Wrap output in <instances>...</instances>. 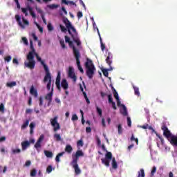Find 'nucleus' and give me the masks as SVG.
I'll return each mask as SVG.
<instances>
[{"label": "nucleus", "instance_id": "1", "mask_svg": "<svg viewBox=\"0 0 177 177\" xmlns=\"http://www.w3.org/2000/svg\"><path fill=\"white\" fill-rule=\"evenodd\" d=\"M34 57H36L37 59V62H39L43 66L44 71L46 72V75L44 78V82L46 84V82H48L46 88L48 91H50V86H52V75H50V72L49 71V68L48 67V65L45 64V62L42 60L41 57L38 55V53L34 54Z\"/></svg>", "mask_w": 177, "mask_h": 177}, {"label": "nucleus", "instance_id": "2", "mask_svg": "<svg viewBox=\"0 0 177 177\" xmlns=\"http://www.w3.org/2000/svg\"><path fill=\"white\" fill-rule=\"evenodd\" d=\"M63 21L68 29V32L70 34L72 39H73V41L77 44V46H80L81 45V40H80V37H78L77 29L73 26L68 19L65 18L64 19Z\"/></svg>", "mask_w": 177, "mask_h": 177}, {"label": "nucleus", "instance_id": "3", "mask_svg": "<svg viewBox=\"0 0 177 177\" xmlns=\"http://www.w3.org/2000/svg\"><path fill=\"white\" fill-rule=\"evenodd\" d=\"M30 44L31 51H30L26 56V59L28 60V62L25 61L24 66L25 67H27L30 70H34V68H35V59H34V55H35L37 52H35V48H34V45L32 44V40L30 41Z\"/></svg>", "mask_w": 177, "mask_h": 177}, {"label": "nucleus", "instance_id": "4", "mask_svg": "<svg viewBox=\"0 0 177 177\" xmlns=\"http://www.w3.org/2000/svg\"><path fill=\"white\" fill-rule=\"evenodd\" d=\"M80 157H84V152L82 150H77L75 154H72L73 160L71 162V165L74 169L75 175H80V174H81V169H80V167L78 166Z\"/></svg>", "mask_w": 177, "mask_h": 177}, {"label": "nucleus", "instance_id": "5", "mask_svg": "<svg viewBox=\"0 0 177 177\" xmlns=\"http://www.w3.org/2000/svg\"><path fill=\"white\" fill-rule=\"evenodd\" d=\"M85 67L86 68V74L87 77L89 78V80H92V78H93V75H95L96 68L95 67L92 60H91L89 58L86 59V62H85Z\"/></svg>", "mask_w": 177, "mask_h": 177}, {"label": "nucleus", "instance_id": "6", "mask_svg": "<svg viewBox=\"0 0 177 177\" xmlns=\"http://www.w3.org/2000/svg\"><path fill=\"white\" fill-rule=\"evenodd\" d=\"M73 51L75 59H76L77 68L80 71V73L83 74L84 69L82 68V66H81V61H80V59L81 58V53H80V50L77 49L75 46H73Z\"/></svg>", "mask_w": 177, "mask_h": 177}, {"label": "nucleus", "instance_id": "7", "mask_svg": "<svg viewBox=\"0 0 177 177\" xmlns=\"http://www.w3.org/2000/svg\"><path fill=\"white\" fill-rule=\"evenodd\" d=\"M15 20L21 28H26L24 26H30V22H28L24 17H22L23 24V23H21V17L19 15H15Z\"/></svg>", "mask_w": 177, "mask_h": 177}, {"label": "nucleus", "instance_id": "8", "mask_svg": "<svg viewBox=\"0 0 177 177\" xmlns=\"http://www.w3.org/2000/svg\"><path fill=\"white\" fill-rule=\"evenodd\" d=\"M113 158V153L111 152H107L105 155V158H102L101 161L102 164L106 165V167H110V160Z\"/></svg>", "mask_w": 177, "mask_h": 177}, {"label": "nucleus", "instance_id": "9", "mask_svg": "<svg viewBox=\"0 0 177 177\" xmlns=\"http://www.w3.org/2000/svg\"><path fill=\"white\" fill-rule=\"evenodd\" d=\"M50 124L53 127L54 132H57L60 129V124L57 122V116L54 117L50 119Z\"/></svg>", "mask_w": 177, "mask_h": 177}, {"label": "nucleus", "instance_id": "10", "mask_svg": "<svg viewBox=\"0 0 177 177\" xmlns=\"http://www.w3.org/2000/svg\"><path fill=\"white\" fill-rule=\"evenodd\" d=\"M162 131H163V136L167 138V139H169V138L172 137V133H171V131L168 129V127L165 124H163L161 127Z\"/></svg>", "mask_w": 177, "mask_h": 177}, {"label": "nucleus", "instance_id": "11", "mask_svg": "<svg viewBox=\"0 0 177 177\" xmlns=\"http://www.w3.org/2000/svg\"><path fill=\"white\" fill-rule=\"evenodd\" d=\"M44 135H41L38 138L37 141L35 144V149L38 150V149H41L42 147V141L44 140Z\"/></svg>", "mask_w": 177, "mask_h": 177}, {"label": "nucleus", "instance_id": "12", "mask_svg": "<svg viewBox=\"0 0 177 177\" xmlns=\"http://www.w3.org/2000/svg\"><path fill=\"white\" fill-rule=\"evenodd\" d=\"M68 75L73 80V82L77 81V76L75 75V73H74V69L71 66L69 67Z\"/></svg>", "mask_w": 177, "mask_h": 177}, {"label": "nucleus", "instance_id": "13", "mask_svg": "<svg viewBox=\"0 0 177 177\" xmlns=\"http://www.w3.org/2000/svg\"><path fill=\"white\" fill-rule=\"evenodd\" d=\"M53 96V88H51V91L48 93L46 97V100H48V106H50L52 103V97Z\"/></svg>", "mask_w": 177, "mask_h": 177}, {"label": "nucleus", "instance_id": "14", "mask_svg": "<svg viewBox=\"0 0 177 177\" xmlns=\"http://www.w3.org/2000/svg\"><path fill=\"white\" fill-rule=\"evenodd\" d=\"M148 129H149V131H152V133H156V136L160 139L161 144L164 145V138H162V137H161V136H160V134L157 133V131H156V130H154L153 127L148 126Z\"/></svg>", "mask_w": 177, "mask_h": 177}, {"label": "nucleus", "instance_id": "15", "mask_svg": "<svg viewBox=\"0 0 177 177\" xmlns=\"http://www.w3.org/2000/svg\"><path fill=\"white\" fill-rule=\"evenodd\" d=\"M113 54L111 53H108V56L106 57V62L109 67L111 68V63H113Z\"/></svg>", "mask_w": 177, "mask_h": 177}, {"label": "nucleus", "instance_id": "16", "mask_svg": "<svg viewBox=\"0 0 177 177\" xmlns=\"http://www.w3.org/2000/svg\"><path fill=\"white\" fill-rule=\"evenodd\" d=\"M113 54L111 53H108V56L106 57V62L109 67L111 68V63H113Z\"/></svg>", "mask_w": 177, "mask_h": 177}, {"label": "nucleus", "instance_id": "17", "mask_svg": "<svg viewBox=\"0 0 177 177\" xmlns=\"http://www.w3.org/2000/svg\"><path fill=\"white\" fill-rule=\"evenodd\" d=\"M21 149L23 150V151H24V150H27V149H28V147H30V142L28 140H25V141H23L21 143Z\"/></svg>", "mask_w": 177, "mask_h": 177}, {"label": "nucleus", "instance_id": "18", "mask_svg": "<svg viewBox=\"0 0 177 177\" xmlns=\"http://www.w3.org/2000/svg\"><path fill=\"white\" fill-rule=\"evenodd\" d=\"M61 86L64 89V91H67V89H68V83L67 82V80L63 79L62 80Z\"/></svg>", "mask_w": 177, "mask_h": 177}, {"label": "nucleus", "instance_id": "19", "mask_svg": "<svg viewBox=\"0 0 177 177\" xmlns=\"http://www.w3.org/2000/svg\"><path fill=\"white\" fill-rule=\"evenodd\" d=\"M30 95H32L35 97H38V91H37V89L34 88V86H31L30 89Z\"/></svg>", "mask_w": 177, "mask_h": 177}, {"label": "nucleus", "instance_id": "20", "mask_svg": "<svg viewBox=\"0 0 177 177\" xmlns=\"http://www.w3.org/2000/svg\"><path fill=\"white\" fill-rule=\"evenodd\" d=\"M170 138H171V140H170L171 145H172V146H176L177 147V136H172Z\"/></svg>", "mask_w": 177, "mask_h": 177}, {"label": "nucleus", "instance_id": "21", "mask_svg": "<svg viewBox=\"0 0 177 177\" xmlns=\"http://www.w3.org/2000/svg\"><path fill=\"white\" fill-rule=\"evenodd\" d=\"M65 151L68 153V154H71L73 152V147L70 145H67L65 147Z\"/></svg>", "mask_w": 177, "mask_h": 177}, {"label": "nucleus", "instance_id": "22", "mask_svg": "<svg viewBox=\"0 0 177 177\" xmlns=\"http://www.w3.org/2000/svg\"><path fill=\"white\" fill-rule=\"evenodd\" d=\"M44 154L46 156V157H47V158H52V157H53V153H52V151H44Z\"/></svg>", "mask_w": 177, "mask_h": 177}, {"label": "nucleus", "instance_id": "23", "mask_svg": "<svg viewBox=\"0 0 177 177\" xmlns=\"http://www.w3.org/2000/svg\"><path fill=\"white\" fill-rule=\"evenodd\" d=\"M112 168L113 169H117L118 168V165L117 164V161L115 160V158H112Z\"/></svg>", "mask_w": 177, "mask_h": 177}, {"label": "nucleus", "instance_id": "24", "mask_svg": "<svg viewBox=\"0 0 177 177\" xmlns=\"http://www.w3.org/2000/svg\"><path fill=\"white\" fill-rule=\"evenodd\" d=\"M61 1H62V3H64L65 5H75V6H77V4H75L74 1H67V0H61Z\"/></svg>", "mask_w": 177, "mask_h": 177}, {"label": "nucleus", "instance_id": "25", "mask_svg": "<svg viewBox=\"0 0 177 177\" xmlns=\"http://www.w3.org/2000/svg\"><path fill=\"white\" fill-rule=\"evenodd\" d=\"M64 151H62L59 153H58L55 157V161L56 162H60V158L63 157V155L64 154Z\"/></svg>", "mask_w": 177, "mask_h": 177}, {"label": "nucleus", "instance_id": "26", "mask_svg": "<svg viewBox=\"0 0 177 177\" xmlns=\"http://www.w3.org/2000/svg\"><path fill=\"white\" fill-rule=\"evenodd\" d=\"M29 127H30V135H32V133H34V128H35V123H34L32 122H30Z\"/></svg>", "mask_w": 177, "mask_h": 177}, {"label": "nucleus", "instance_id": "27", "mask_svg": "<svg viewBox=\"0 0 177 177\" xmlns=\"http://www.w3.org/2000/svg\"><path fill=\"white\" fill-rule=\"evenodd\" d=\"M112 91H113V93L115 99H116V100H118L120 99V97L118 96V93L117 92V90H115L114 87H112Z\"/></svg>", "mask_w": 177, "mask_h": 177}, {"label": "nucleus", "instance_id": "28", "mask_svg": "<svg viewBox=\"0 0 177 177\" xmlns=\"http://www.w3.org/2000/svg\"><path fill=\"white\" fill-rule=\"evenodd\" d=\"M110 70H113L111 66L110 67V69H102V73L104 77H109V71H110Z\"/></svg>", "mask_w": 177, "mask_h": 177}, {"label": "nucleus", "instance_id": "29", "mask_svg": "<svg viewBox=\"0 0 177 177\" xmlns=\"http://www.w3.org/2000/svg\"><path fill=\"white\" fill-rule=\"evenodd\" d=\"M16 85H17V83H16V82H8L6 84V86H8V88H13V86H16Z\"/></svg>", "mask_w": 177, "mask_h": 177}, {"label": "nucleus", "instance_id": "30", "mask_svg": "<svg viewBox=\"0 0 177 177\" xmlns=\"http://www.w3.org/2000/svg\"><path fill=\"white\" fill-rule=\"evenodd\" d=\"M30 124V120H26L24 124L21 126V129H26V128H27L28 127V124Z\"/></svg>", "mask_w": 177, "mask_h": 177}, {"label": "nucleus", "instance_id": "31", "mask_svg": "<svg viewBox=\"0 0 177 177\" xmlns=\"http://www.w3.org/2000/svg\"><path fill=\"white\" fill-rule=\"evenodd\" d=\"M123 107V110L121 111V114H122V115L127 116L128 115V111H127V106H125V105H122Z\"/></svg>", "mask_w": 177, "mask_h": 177}, {"label": "nucleus", "instance_id": "32", "mask_svg": "<svg viewBox=\"0 0 177 177\" xmlns=\"http://www.w3.org/2000/svg\"><path fill=\"white\" fill-rule=\"evenodd\" d=\"M54 139H55L57 142H60L62 141V136H60L59 133H55L54 134Z\"/></svg>", "mask_w": 177, "mask_h": 177}, {"label": "nucleus", "instance_id": "33", "mask_svg": "<svg viewBox=\"0 0 177 177\" xmlns=\"http://www.w3.org/2000/svg\"><path fill=\"white\" fill-rule=\"evenodd\" d=\"M83 96L84 97L87 104H91V101L89 100V98H88V95H86V93L85 91H83Z\"/></svg>", "mask_w": 177, "mask_h": 177}, {"label": "nucleus", "instance_id": "34", "mask_svg": "<svg viewBox=\"0 0 177 177\" xmlns=\"http://www.w3.org/2000/svg\"><path fill=\"white\" fill-rule=\"evenodd\" d=\"M133 89H134V94L136 96H140V92H139V88L136 86H133Z\"/></svg>", "mask_w": 177, "mask_h": 177}, {"label": "nucleus", "instance_id": "35", "mask_svg": "<svg viewBox=\"0 0 177 177\" xmlns=\"http://www.w3.org/2000/svg\"><path fill=\"white\" fill-rule=\"evenodd\" d=\"M60 80H61L60 72H58V75H57V76L56 77V80H55V85L60 84Z\"/></svg>", "mask_w": 177, "mask_h": 177}, {"label": "nucleus", "instance_id": "36", "mask_svg": "<svg viewBox=\"0 0 177 177\" xmlns=\"http://www.w3.org/2000/svg\"><path fill=\"white\" fill-rule=\"evenodd\" d=\"M118 132L119 135L122 134V126L121 125V124L118 125Z\"/></svg>", "mask_w": 177, "mask_h": 177}, {"label": "nucleus", "instance_id": "37", "mask_svg": "<svg viewBox=\"0 0 177 177\" xmlns=\"http://www.w3.org/2000/svg\"><path fill=\"white\" fill-rule=\"evenodd\" d=\"M96 110H97V113L99 114L100 117H102V115L103 114V111H102V109L100 108H99V106H96Z\"/></svg>", "mask_w": 177, "mask_h": 177}, {"label": "nucleus", "instance_id": "38", "mask_svg": "<svg viewBox=\"0 0 177 177\" xmlns=\"http://www.w3.org/2000/svg\"><path fill=\"white\" fill-rule=\"evenodd\" d=\"M59 28H60V30L62 32H67V30H68L67 28H66L63 25H59Z\"/></svg>", "mask_w": 177, "mask_h": 177}, {"label": "nucleus", "instance_id": "39", "mask_svg": "<svg viewBox=\"0 0 177 177\" xmlns=\"http://www.w3.org/2000/svg\"><path fill=\"white\" fill-rule=\"evenodd\" d=\"M48 8H49V9H57V8H59V5L51 4V5H48Z\"/></svg>", "mask_w": 177, "mask_h": 177}, {"label": "nucleus", "instance_id": "40", "mask_svg": "<svg viewBox=\"0 0 177 177\" xmlns=\"http://www.w3.org/2000/svg\"><path fill=\"white\" fill-rule=\"evenodd\" d=\"M12 154H19L21 153V149H12Z\"/></svg>", "mask_w": 177, "mask_h": 177}, {"label": "nucleus", "instance_id": "41", "mask_svg": "<svg viewBox=\"0 0 177 177\" xmlns=\"http://www.w3.org/2000/svg\"><path fill=\"white\" fill-rule=\"evenodd\" d=\"M35 24H36V26H37L38 30L40 31V32H41V33L44 32V28L43 27H41L39 26V24H38V23H37V22H35Z\"/></svg>", "mask_w": 177, "mask_h": 177}, {"label": "nucleus", "instance_id": "42", "mask_svg": "<svg viewBox=\"0 0 177 177\" xmlns=\"http://www.w3.org/2000/svg\"><path fill=\"white\" fill-rule=\"evenodd\" d=\"M37 175V169H33L30 171V176L35 177Z\"/></svg>", "mask_w": 177, "mask_h": 177}, {"label": "nucleus", "instance_id": "43", "mask_svg": "<svg viewBox=\"0 0 177 177\" xmlns=\"http://www.w3.org/2000/svg\"><path fill=\"white\" fill-rule=\"evenodd\" d=\"M108 102L110 104L114 102V101H113V95L111 94L108 95Z\"/></svg>", "mask_w": 177, "mask_h": 177}, {"label": "nucleus", "instance_id": "44", "mask_svg": "<svg viewBox=\"0 0 177 177\" xmlns=\"http://www.w3.org/2000/svg\"><path fill=\"white\" fill-rule=\"evenodd\" d=\"M0 111L1 113H5V105H3V103L0 104Z\"/></svg>", "mask_w": 177, "mask_h": 177}, {"label": "nucleus", "instance_id": "45", "mask_svg": "<svg viewBox=\"0 0 177 177\" xmlns=\"http://www.w3.org/2000/svg\"><path fill=\"white\" fill-rule=\"evenodd\" d=\"M155 172H157V167H156L155 166H153V168H152V170H151V175L152 176H154V173H155Z\"/></svg>", "mask_w": 177, "mask_h": 177}, {"label": "nucleus", "instance_id": "46", "mask_svg": "<svg viewBox=\"0 0 177 177\" xmlns=\"http://www.w3.org/2000/svg\"><path fill=\"white\" fill-rule=\"evenodd\" d=\"M47 28L48 31H53V26H52V24L49 23L47 26Z\"/></svg>", "mask_w": 177, "mask_h": 177}, {"label": "nucleus", "instance_id": "47", "mask_svg": "<svg viewBox=\"0 0 177 177\" xmlns=\"http://www.w3.org/2000/svg\"><path fill=\"white\" fill-rule=\"evenodd\" d=\"M52 169H53L52 165H48L46 169L47 174H50V172H52Z\"/></svg>", "mask_w": 177, "mask_h": 177}, {"label": "nucleus", "instance_id": "48", "mask_svg": "<svg viewBox=\"0 0 177 177\" xmlns=\"http://www.w3.org/2000/svg\"><path fill=\"white\" fill-rule=\"evenodd\" d=\"M65 42L67 44H73V41L70 40V37H68L67 35L65 36Z\"/></svg>", "mask_w": 177, "mask_h": 177}, {"label": "nucleus", "instance_id": "49", "mask_svg": "<svg viewBox=\"0 0 177 177\" xmlns=\"http://www.w3.org/2000/svg\"><path fill=\"white\" fill-rule=\"evenodd\" d=\"M59 44L62 48V49H66V44H64V40H60Z\"/></svg>", "mask_w": 177, "mask_h": 177}, {"label": "nucleus", "instance_id": "50", "mask_svg": "<svg viewBox=\"0 0 177 177\" xmlns=\"http://www.w3.org/2000/svg\"><path fill=\"white\" fill-rule=\"evenodd\" d=\"M127 125L128 127H132V121L131 120V118L127 117Z\"/></svg>", "mask_w": 177, "mask_h": 177}, {"label": "nucleus", "instance_id": "51", "mask_svg": "<svg viewBox=\"0 0 177 177\" xmlns=\"http://www.w3.org/2000/svg\"><path fill=\"white\" fill-rule=\"evenodd\" d=\"M5 62H7V63H9L10 60H12V57L10 55H8L4 58Z\"/></svg>", "mask_w": 177, "mask_h": 177}, {"label": "nucleus", "instance_id": "52", "mask_svg": "<svg viewBox=\"0 0 177 177\" xmlns=\"http://www.w3.org/2000/svg\"><path fill=\"white\" fill-rule=\"evenodd\" d=\"M96 141L97 146H102V140H100V138L99 137H96Z\"/></svg>", "mask_w": 177, "mask_h": 177}, {"label": "nucleus", "instance_id": "53", "mask_svg": "<svg viewBox=\"0 0 177 177\" xmlns=\"http://www.w3.org/2000/svg\"><path fill=\"white\" fill-rule=\"evenodd\" d=\"M77 146H81V147L84 146V142L82 141V140H80L77 141Z\"/></svg>", "mask_w": 177, "mask_h": 177}, {"label": "nucleus", "instance_id": "54", "mask_svg": "<svg viewBox=\"0 0 177 177\" xmlns=\"http://www.w3.org/2000/svg\"><path fill=\"white\" fill-rule=\"evenodd\" d=\"M21 11L22 12H24L25 16H28V13L27 12V8H22Z\"/></svg>", "mask_w": 177, "mask_h": 177}, {"label": "nucleus", "instance_id": "55", "mask_svg": "<svg viewBox=\"0 0 177 177\" xmlns=\"http://www.w3.org/2000/svg\"><path fill=\"white\" fill-rule=\"evenodd\" d=\"M78 120V116L77 114H74L72 116V121H77Z\"/></svg>", "mask_w": 177, "mask_h": 177}, {"label": "nucleus", "instance_id": "56", "mask_svg": "<svg viewBox=\"0 0 177 177\" xmlns=\"http://www.w3.org/2000/svg\"><path fill=\"white\" fill-rule=\"evenodd\" d=\"M22 41L25 45H28V40L26 37H22Z\"/></svg>", "mask_w": 177, "mask_h": 177}, {"label": "nucleus", "instance_id": "57", "mask_svg": "<svg viewBox=\"0 0 177 177\" xmlns=\"http://www.w3.org/2000/svg\"><path fill=\"white\" fill-rule=\"evenodd\" d=\"M35 9H36L37 13H40V15H44V14H42V10L41 8H38V6H36Z\"/></svg>", "mask_w": 177, "mask_h": 177}, {"label": "nucleus", "instance_id": "58", "mask_svg": "<svg viewBox=\"0 0 177 177\" xmlns=\"http://www.w3.org/2000/svg\"><path fill=\"white\" fill-rule=\"evenodd\" d=\"M32 37L34 41H38V37H37V35H35V33L32 32Z\"/></svg>", "mask_w": 177, "mask_h": 177}, {"label": "nucleus", "instance_id": "59", "mask_svg": "<svg viewBox=\"0 0 177 177\" xmlns=\"http://www.w3.org/2000/svg\"><path fill=\"white\" fill-rule=\"evenodd\" d=\"M41 19H42V20H43V23H44V24H48V23L46 22V19H45V16H44V15H41Z\"/></svg>", "mask_w": 177, "mask_h": 177}, {"label": "nucleus", "instance_id": "60", "mask_svg": "<svg viewBox=\"0 0 177 177\" xmlns=\"http://www.w3.org/2000/svg\"><path fill=\"white\" fill-rule=\"evenodd\" d=\"M82 16H84V15L82 14V12L79 11V12H77V18H78V19H81V17H82Z\"/></svg>", "mask_w": 177, "mask_h": 177}, {"label": "nucleus", "instance_id": "61", "mask_svg": "<svg viewBox=\"0 0 177 177\" xmlns=\"http://www.w3.org/2000/svg\"><path fill=\"white\" fill-rule=\"evenodd\" d=\"M32 113V109H26V114H31Z\"/></svg>", "mask_w": 177, "mask_h": 177}, {"label": "nucleus", "instance_id": "62", "mask_svg": "<svg viewBox=\"0 0 177 177\" xmlns=\"http://www.w3.org/2000/svg\"><path fill=\"white\" fill-rule=\"evenodd\" d=\"M39 106H42L44 104V100L42 99V97H39Z\"/></svg>", "mask_w": 177, "mask_h": 177}, {"label": "nucleus", "instance_id": "63", "mask_svg": "<svg viewBox=\"0 0 177 177\" xmlns=\"http://www.w3.org/2000/svg\"><path fill=\"white\" fill-rule=\"evenodd\" d=\"M111 104L112 106V108L113 109V110H117V106H115V102H111Z\"/></svg>", "mask_w": 177, "mask_h": 177}, {"label": "nucleus", "instance_id": "64", "mask_svg": "<svg viewBox=\"0 0 177 177\" xmlns=\"http://www.w3.org/2000/svg\"><path fill=\"white\" fill-rule=\"evenodd\" d=\"M86 132L87 133H91V132H92V129L91 127H86Z\"/></svg>", "mask_w": 177, "mask_h": 177}]
</instances>
